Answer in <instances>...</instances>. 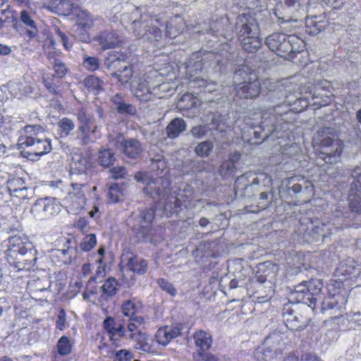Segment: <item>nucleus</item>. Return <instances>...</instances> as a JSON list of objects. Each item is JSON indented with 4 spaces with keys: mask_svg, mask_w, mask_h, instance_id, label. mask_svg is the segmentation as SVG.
<instances>
[{
    "mask_svg": "<svg viewBox=\"0 0 361 361\" xmlns=\"http://www.w3.org/2000/svg\"><path fill=\"white\" fill-rule=\"evenodd\" d=\"M260 83L255 74H250L247 79L235 87V94L240 99H252L258 96Z\"/></svg>",
    "mask_w": 361,
    "mask_h": 361,
    "instance_id": "18",
    "label": "nucleus"
},
{
    "mask_svg": "<svg viewBox=\"0 0 361 361\" xmlns=\"http://www.w3.org/2000/svg\"><path fill=\"white\" fill-rule=\"evenodd\" d=\"M288 114H278L276 107L263 112L259 128L264 133V137L273 135L279 139L289 137L292 124L286 122Z\"/></svg>",
    "mask_w": 361,
    "mask_h": 361,
    "instance_id": "7",
    "label": "nucleus"
},
{
    "mask_svg": "<svg viewBox=\"0 0 361 361\" xmlns=\"http://www.w3.org/2000/svg\"><path fill=\"white\" fill-rule=\"evenodd\" d=\"M80 126L93 125L94 122L89 114L84 108H81L76 114Z\"/></svg>",
    "mask_w": 361,
    "mask_h": 361,
    "instance_id": "58",
    "label": "nucleus"
},
{
    "mask_svg": "<svg viewBox=\"0 0 361 361\" xmlns=\"http://www.w3.org/2000/svg\"><path fill=\"white\" fill-rule=\"evenodd\" d=\"M203 65L200 61L195 62L194 65L188 63L186 66V74L190 80V87H202L204 92H212L215 90L216 83L201 78L199 73L202 71Z\"/></svg>",
    "mask_w": 361,
    "mask_h": 361,
    "instance_id": "12",
    "label": "nucleus"
},
{
    "mask_svg": "<svg viewBox=\"0 0 361 361\" xmlns=\"http://www.w3.org/2000/svg\"><path fill=\"white\" fill-rule=\"evenodd\" d=\"M102 288L104 294L107 296H113L118 290V283L116 279L110 277L105 281Z\"/></svg>",
    "mask_w": 361,
    "mask_h": 361,
    "instance_id": "48",
    "label": "nucleus"
},
{
    "mask_svg": "<svg viewBox=\"0 0 361 361\" xmlns=\"http://www.w3.org/2000/svg\"><path fill=\"white\" fill-rule=\"evenodd\" d=\"M64 240L63 247L61 249H52L50 254L51 260L59 266L74 264L77 258V247L71 245L69 240Z\"/></svg>",
    "mask_w": 361,
    "mask_h": 361,
    "instance_id": "14",
    "label": "nucleus"
},
{
    "mask_svg": "<svg viewBox=\"0 0 361 361\" xmlns=\"http://www.w3.org/2000/svg\"><path fill=\"white\" fill-rule=\"evenodd\" d=\"M36 252L30 243L24 241L19 236H13L9 239L6 258L8 262L18 270L30 269L35 265Z\"/></svg>",
    "mask_w": 361,
    "mask_h": 361,
    "instance_id": "4",
    "label": "nucleus"
},
{
    "mask_svg": "<svg viewBox=\"0 0 361 361\" xmlns=\"http://www.w3.org/2000/svg\"><path fill=\"white\" fill-rule=\"evenodd\" d=\"M84 85L90 90L94 92L96 94L102 90L103 81L95 75H90L83 81Z\"/></svg>",
    "mask_w": 361,
    "mask_h": 361,
    "instance_id": "46",
    "label": "nucleus"
},
{
    "mask_svg": "<svg viewBox=\"0 0 361 361\" xmlns=\"http://www.w3.org/2000/svg\"><path fill=\"white\" fill-rule=\"evenodd\" d=\"M283 348V336L279 332H275L266 338L262 347L255 350V356L258 361L271 360L274 355L281 353Z\"/></svg>",
    "mask_w": 361,
    "mask_h": 361,
    "instance_id": "10",
    "label": "nucleus"
},
{
    "mask_svg": "<svg viewBox=\"0 0 361 361\" xmlns=\"http://www.w3.org/2000/svg\"><path fill=\"white\" fill-rule=\"evenodd\" d=\"M159 23L161 25H158V27H160L161 30V27H164L166 29V33H165L164 35H163L162 41L166 37H169L171 39L175 38L180 33V30L179 29L173 28L172 27V25H171V23H170V25H168L165 22L164 23V22H161V20H159Z\"/></svg>",
    "mask_w": 361,
    "mask_h": 361,
    "instance_id": "60",
    "label": "nucleus"
},
{
    "mask_svg": "<svg viewBox=\"0 0 361 361\" xmlns=\"http://www.w3.org/2000/svg\"><path fill=\"white\" fill-rule=\"evenodd\" d=\"M351 176L354 180L350 185L349 206L353 212L361 214V168L355 167Z\"/></svg>",
    "mask_w": 361,
    "mask_h": 361,
    "instance_id": "15",
    "label": "nucleus"
},
{
    "mask_svg": "<svg viewBox=\"0 0 361 361\" xmlns=\"http://www.w3.org/2000/svg\"><path fill=\"white\" fill-rule=\"evenodd\" d=\"M332 7L334 9H340L344 8L345 11L349 14H353L356 11L355 4L352 1H346L345 0H334Z\"/></svg>",
    "mask_w": 361,
    "mask_h": 361,
    "instance_id": "53",
    "label": "nucleus"
},
{
    "mask_svg": "<svg viewBox=\"0 0 361 361\" xmlns=\"http://www.w3.org/2000/svg\"><path fill=\"white\" fill-rule=\"evenodd\" d=\"M99 65L100 63L98 58L86 54L83 56L82 66L86 70L94 72L99 68Z\"/></svg>",
    "mask_w": 361,
    "mask_h": 361,
    "instance_id": "52",
    "label": "nucleus"
},
{
    "mask_svg": "<svg viewBox=\"0 0 361 361\" xmlns=\"http://www.w3.org/2000/svg\"><path fill=\"white\" fill-rule=\"evenodd\" d=\"M287 187L289 192H293L296 194L303 189L308 190L312 187V184L304 177L293 176L288 180Z\"/></svg>",
    "mask_w": 361,
    "mask_h": 361,
    "instance_id": "32",
    "label": "nucleus"
},
{
    "mask_svg": "<svg viewBox=\"0 0 361 361\" xmlns=\"http://www.w3.org/2000/svg\"><path fill=\"white\" fill-rule=\"evenodd\" d=\"M126 261L124 267L133 273L138 274H145L148 268L147 262L137 256L131 255L130 257L123 256L122 259V263Z\"/></svg>",
    "mask_w": 361,
    "mask_h": 361,
    "instance_id": "27",
    "label": "nucleus"
},
{
    "mask_svg": "<svg viewBox=\"0 0 361 361\" xmlns=\"http://www.w3.org/2000/svg\"><path fill=\"white\" fill-rule=\"evenodd\" d=\"M130 90L135 97L144 102L166 97L173 91L171 84L165 82L164 77L156 70L135 77L130 82Z\"/></svg>",
    "mask_w": 361,
    "mask_h": 361,
    "instance_id": "2",
    "label": "nucleus"
},
{
    "mask_svg": "<svg viewBox=\"0 0 361 361\" xmlns=\"http://www.w3.org/2000/svg\"><path fill=\"white\" fill-rule=\"evenodd\" d=\"M204 161L187 160L183 164L182 172L183 174L200 172L204 169Z\"/></svg>",
    "mask_w": 361,
    "mask_h": 361,
    "instance_id": "43",
    "label": "nucleus"
},
{
    "mask_svg": "<svg viewBox=\"0 0 361 361\" xmlns=\"http://www.w3.org/2000/svg\"><path fill=\"white\" fill-rule=\"evenodd\" d=\"M313 145L321 148L319 157L326 163L335 164L340 160L343 142L338 139L334 128L324 127L319 129L314 136Z\"/></svg>",
    "mask_w": 361,
    "mask_h": 361,
    "instance_id": "5",
    "label": "nucleus"
},
{
    "mask_svg": "<svg viewBox=\"0 0 361 361\" xmlns=\"http://www.w3.org/2000/svg\"><path fill=\"white\" fill-rule=\"evenodd\" d=\"M117 147L123 154L130 159H137L142 153L144 148L137 139H123L120 142H116Z\"/></svg>",
    "mask_w": 361,
    "mask_h": 361,
    "instance_id": "20",
    "label": "nucleus"
},
{
    "mask_svg": "<svg viewBox=\"0 0 361 361\" xmlns=\"http://www.w3.org/2000/svg\"><path fill=\"white\" fill-rule=\"evenodd\" d=\"M337 274L346 278H355L360 274V267L353 258L348 257L341 263Z\"/></svg>",
    "mask_w": 361,
    "mask_h": 361,
    "instance_id": "29",
    "label": "nucleus"
},
{
    "mask_svg": "<svg viewBox=\"0 0 361 361\" xmlns=\"http://www.w3.org/2000/svg\"><path fill=\"white\" fill-rule=\"evenodd\" d=\"M274 293L273 284L270 281H267L263 276H260L257 279V298L259 302H264L270 300Z\"/></svg>",
    "mask_w": 361,
    "mask_h": 361,
    "instance_id": "26",
    "label": "nucleus"
},
{
    "mask_svg": "<svg viewBox=\"0 0 361 361\" xmlns=\"http://www.w3.org/2000/svg\"><path fill=\"white\" fill-rule=\"evenodd\" d=\"M286 326L292 331H300L308 324V319L301 314H288L285 318Z\"/></svg>",
    "mask_w": 361,
    "mask_h": 361,
    "instance_id": "34",
    "label": "nucleus"
},
{
    "mask_svg": "<svg viewBox=\"0 0 361 361\" xmlns=\"http://www.w3.org/2000/svg\"><path fill=\"white\" fill-rule=\"evenodd\" d=\"M186 128L185 121L180 118L173 119L166 128L167 136L169 138L177 137L180 133L183 132Z\"/></svg>",
    "mask_w": 361,
    "mask_h": 361,
    "instance_id": "40",
    "label": "nucleus"
},
{
    "mask_svg": "<svg viewBox=\"0 0 361 361\" xmlns=\"http://www.w3.org/2000/svg\"><path fill=\"white\" fill-rule=\"evenodd\" d=\"M214 147L213 142L209 140L199 143L195 148V152L201 157H208Z\"/></svg>",
    "mask_w": 361,
    "mask_h": 361,
    "instance_id": "50",
    "label": "nucleus"
},
{
    "mask_svg": "<svg viewBox=\"0 0 361 361\" xmlns=\"http://www.w3.org/2000/svg\"><path fill=\"white\" fill-rule=\"evenodd\" d=\"M235 28L245 51L252 53L261 47L262 43L258 37V24L251 15L245 13L240 14L237 17Z\"/></svg>",
    "mask_w": 361,
    "mask_h": 361,
    "instance_id": "6",
    "label": "nucleus"
},
{
    "mask_svg": "<svg viewBox=\"0 0 361 361\" xmlns=\"http://www.w3.org/2000/svg\"><path fill=\"white\" fill-rule=\"evenodd\" d=\"M134 343V347L143 353H150L153 351L152 340L145 333L140 329H137L134 324L128 326V339Z\"/></svg>",
    "mask_w": 361,
    "mask_h": 361,
    "instance_id": "17",
    "label": "nucleus"
},
{
    "mask_svg": "<svg viewBox=\"0 0 361 361\" xmlns=\"http://www.w3.org/2000/svg\"><path fill=\"white\" fill-rule=\"evenodd\" d=\"M97 243V239L94 234H89L85 236L80 243V248L84 252L91 250Z\"/></svg>",
    "mask_w": 361,
    "mask_h": 361,
    "instance_id": "54",
    "label": "nucleus"
},
{
    "mask_svg": "<svg viewBox=\"0 0 361 361\" xmlns=\"http://www.w3.org/2000/svg\"><path fill=\"white\" fill-rule=\"evenodd\" d=\"M133 359L132 353L126 350H121L115 355L114 361H131Z\"/></svg>",
    "mask_w": 361,
    "mask_h": 361,
    "instance_id": "64",
    "label": "nucleus"
},
{
    "mask_svg": "<svg viewBox=\"0 0 361 361\" xmlns=\"http://www.w3.org/2000/svg\"><path fill=\"white\" fill-rule=\"evenodd\" d=\"M91 166L92 163L88 157L80 156L75 157L71 166L72 176L78 173L80 175L84 174L86 177V173Z\"/></svg>",
    "mask_w": 361,
    "mask_h": 361,
    "instance_id": "33",
    "label": "nucleus"
},
{
    "mask_svg": "<svg viewBox=\"0 0 361 361\" xmlns=\"http://www.w3.org/2000/svg\"><path fill=\"white\" fill-rule=\"evenodd\" d=\"M329 228L324 224H320L314 225L312 222H310L307 228L305 229L302 225V228L300 231H304L303 238L308 243L318 242L320 240L322 241L327 236L326 231Z\"/></svg>",
    "mask_w": 361,
    "mask_h": 361,
    "instance_id": "21",
    "label": "nucleus"
},
{
    "mask_svg": "<svg viewBox=\"0 0 361 361\" xmlns=\"http://www.w3.org/2000/svg\"><path fill=\"white\" fill-rule=\"evenodd\" d=\"M59 126L61 133L64 135H68L75 128V123L72 120L68 118H63L59 122Z\"/></svg>",
    "mask_w": 361,
    "mask_h": 361,
    "instance_id": "56",
    "label": "nucleus"
},
{
    "mask_svg": "<svg viewBox=\"0 0 361 361\" xmlns=\"http://www.w3.org/2000/svg\"><path fill=\"white\" fill-rule=\"evenodd\" d=\"M207 350L198 351L194 353L193 357L196 361H218L217 358Z\"/></svg>",
    "mask_w": 361,
    "mask_h": 361,
    "instance_id": "62",
    "label": "nucleus"
},
{
    "mask_svg": "<svg viewBox=\"0 0 361 361\" xmlns=\"http://www.w3.org/2000/svg\"><path fill=\"white\" fill-rule=\"evenodd\" d=\"M321 16H312L306 19V32L310 35H316L322 31L323 25H322Z\"/></svg>",
    "mask_w": 361,
    "mask_h": 361,
    "instance_id": "41",
    "label": "nucleus"
},
{
    "mask_svg": "<svg viewBox=\"0 0 361 361\" xmlns=\"http://www.w3.org/2000/svg\"><path fill=\"white\" fill-rule=\"evenodd\" d=\"M274 13L279 22L288 24L290 21L297 20V13L301 8L302 0H275Z\"/></svg>",
    "mask_w": 361,
    "mask_h": 361,
    "instance_id": "11",
    "label": "nucleus"
},
{
    "mask_svg": "<svg viewBox=\"0 0 361 361\" xmlns=\"http://www.w3.org/2000/svg\"><path fill=\"white\" fill-rule=\"evenodd\" d=\"M7 188L11 196L24 199L27 196V187L23 178L13 177L7 180Z\"/></svg>",
    "mask_w": 361,
    "mask_h": 361,
    "instance_id": "25",
    "label": "nucleus"
},
{
    "mask_svg": "<svg viewBox=\"0 0 361 361\" xmlns=\"http://www.w3.org/2000/svg\"><path fill=\"white\" fill-rule=\"evenodd\" d=\"M96 40L103 50L112 49L119 43L118 36L115 32H104Z\"/></svg>",
    "mask_w": 361,
    "mask_h": 361,
    "instance_id": "36",
    "label": "nucleus"
},
{
    "mask_svg": "<svg viewBox=\"0 0 361 361\" xmlns=\"http://www.w3.org/2000/svg\"><path fill=\"white\" fill-rule=\"evenodd\" d=\"M99 126L96 124L87 126H79L78 128V137L79 144L86 145L96 140L95 134L97 133Z\"/></svg>",
    "mask_w": 361,
    "mask_h": 361,
    "instance_id": "28",
    "label": "nucleus"
},
{
    "mask_svg": "<svg viewBox=\"0 0 361 361\" xmlns=\"http://www.w3.org/2000/svg\"><path fill=\"white\" fill-rule=\"evenodd\" d=\"M181 331L182 328L179 326H164L157 330L155 338L159 345L166 346L171 340L178 337Z\"/></svg>",
    "mask_w": 361,
    "mask_h": 361,
    "instance_id": "23",
    "label": "nucleus"
},
{
    "mask_svg": "<svg viewBox=\"0 0 361 361\" xmlns=\"http://www.w3.org/2000/svg\"><path fill=\"white\" fill-rule=\"evenodd\" d=\"M195 345L197 348V352L207 350L212 345V335L203 330L197 331L194 334Z\"/></svg>",
    "mask_w": 361,
    "mask_h": 361,
    "instance_id": "37",
    "label": "nucleus"
},
{
    "mask_svg": "<svg viewBox=\"0 0 361 361\" xmlns=\"http://www.w3.org/2000/svg\"><path fill=\"white\" fill-rule=\"evenodd\" d=\"M99 161L102 166L108 167L116 161L114 152L110 149H102L99 152Z\"/></svg>",
    "mask_w": 361,
    "mask_h": 361,
    "instance_id": "45",
    "label": "nucleus"
},
{
    "mask_svg": "<svg viewBox=\"0 0 361 361\" xmlns=\"http://www.w3.org/2000/svg\"><path fill=\"white\" fill-rule=\"evenodd\" d=\"M57 352L61 355H67L71 352L72 346L67 336H61L57 342Z\"/></svg>",
    "mask_w": 361,
    "mask_h": 361,
    "instance_id": "51",
    "label": "nucleus"
},
{
    "mask_svg": "<svg viewBox=\"0 0 361 361\" xmlns=\"http://www.w3.org/2000/svg\"><path fill=\"white\" fill-rule=\"evenodd\" d=\"M130 20L132 21L130 30L135 37L154 43L157 47L164 45L162 44V30L158 27V25H161L157 16H150L136 8L132 12L130 18L127 13L122 15L123 23H127Z\"/></svg>",
    "mask_w": 361,
    "mask_h": 361,
    "instance_id": "3",
    "label": "nucleus"
},
{
    "mask_svg": "<svg viewBox=\"0 0 361 361\" xmlns=\"http://www.w3.org/2000/svg\"><path fill=\"white\" fill-rule=\"evenodd\" d=\"M150 168L157 173L162 172L167 166L166 160L163 155L157 154L150 158Z\"/></svg>",
    "mask_w": 361,
    "mask_h": 361,
    "instance_id": "47",
    "label": "nucleus"
},
{
    "mask_svg": "<svg viewBox=\"0 0 361 361\" xmlns=\"http://www.w3.org/2000/svg\"><path fill=\"white\" fill-rule=\"evenodd\" d=\"M143 306L142 302L137 299L126 300L121 305V311L124 316L129 319L138 313Z\"/></svg>",
    "mask_w": 361,
    "mask_h": 361,
    "instance_id": "38",
    "label": "nucleus"
},
{
    "mask_svg": "<svg viewBox=\"0 0 361 361\" xmlns=\"http://www.w3.org/2000/svg\"><path fill=\"white\" fill-rule=\"evenodd\" d=\"M155 209L152 207L148 209H143L140 212L138 218L136 219V224L137 232L141 233L143 236L149 234L151 231L152 221L154 218Z\"/></svg>",
    "mask_w": 361,
    "mask_h": 361,
    "instance_id": "22",
    "label": "nucleus"
},
{
    "mask_svg": "<svg viewBox=\"0 0 361 361\" xmlns=\"http://www.w3.org/2000/svg\"><path fill=\"white\" fill-rule=\"evenodd\" d=\"M323 287L320 280H312L295 286L290 293V300L297 303H303L308 307H314Z\"/></svg>",
    "mask_w": 361,
    "mask_h": 361,
    "instance_id": "9",
    "label": "nucleus"
},
{
    "mask_svg": "<svg viewBox=\"0 0 361 361\" xmlns=\"http://www.w3.org/2000/svg\"><path fill=\"white\" fill-rule=\"evenodd\" d=\"M20 135L18 140V149L21 150L35 141L37 139L44 135V131L39 125H27L19 131Z\"/></svg>",
    "mask_w": 361,
    "mask_h": 361,
    "instance_id": "19",
    "label": "nucleus"
},
{
    "mask_svg": "<svg viewBox=\"0 0 361 361\" xmlns=\"http://www.w3.org/2000/svg\"><path fill=\"white\" fill-rule=\"evenodd\" d=\"M230 46L227 44H223L221 52L215 56L216 63L219 66H222L228 61H232L234 57V53L228 51Z\"/></svg>",
    "mask_w": 361,
    "mask_h": 361,
    "instance_id": "49",
    "label": "nucleus"
},
{
    "mask_svg": "<svg viewBox=\"0 0 361 361\" xmlns=\"http://www.w3.org/2000/svg\"><path fill=\"white\" fill-rule=\"evenodd\" d=\"M134 177L137 182L146 185L143 192L147 195L153 199L166 198L164 210L167 213L178 212V209L183 206L186 207V202L192 195V188L190 186H186L182 190H180L178 192L174 191L169 194L170 181L169 178L163 176L154 178L148 172L139 171L135 174Z\"/></svg>",
    "mask_w": 361,
    "mask_h": 361,
    "instance_id": "1",
    "label": "nucleus"
},
{
    "mask_svg": "<svg viewBox=\"0 0 361 361\" xmlns=\"http://www.w3.org/2000/svg\"><path fill=\"white\" fill-rule=\"evenodd\" d=\"M51 287V282L47 275L41 277L32 276L27 282V288L32 293L47 290Z\"/></svg>",
    "mask_w": 361,
    "mask_h": 361,
    "instance_id": "31",
    "label": "nucleus"
},
{
    "mask_svg": "<svg viewBox=\"0 0 361 361\" xmlns=\"http://www.w3.org/2000/svg\"><path fill=\"white\" fill-rule=\"evenodd\" d=\"M56 327L60 331H63L67 327L66 314L63 309H61L58 314Z\"/></svg>",
    "mask_w": 361,
    "mask_h": 361,
    "instance_id": "63",
    "label": "nucleus"
},
{
    "mask_svg": "<svg viewBox=\"0 0 361 361\" xmlns=\"http://www.w3.org/2000/svg\"><path fill=\"white\" fill-rule=\"evenodd\" d=\"M59 206L54 198L45 197L37 200L31 208V212L37 219L49 218L57 213Z\"/></svg>",
    "mask_w": 361,
    "mask_h": 361,
    "instance_id": "16",
    "label": "nucleus"
},
{
    "mask_svg": "<svg viewBox=\"0 0 361 361\" xmlns=\"http://www.w3.org/2000/svg\"><path fill=\"white\" fill-rule=\"evenodd\" d=\"M209 131V127L207 125H197L192 127L189 134L195 139H202Z\"/></svg>",
    "mask_w": 361,
    "mask_h": 361,
    "instance_id": "55",
    "label": "nucleus"
},
{
    "mask_svg": "<svg viewBox=\"0 0 361 361\" xmlns=\"http://www.w3.org/2000/svg\"><path fill=\"white\" fill-rule=\"evenodd\" d=\"M90 28L85 27H78V26H73V33L74 37L78 39V40L86 42L90 40V37L87 33V30Z\"/></svg>",
    "mask_w": 361,
    "mask_h": 361,
    "instance_id": "59",
    "label": "nucleus"
},
{
    "mask_svg": "<svg viewBox=\"0 0 361 361\" xmlns=\"http://www.w3.org/2000/svg\"><path fill=\"white\" fill-rule=\"evenodd\" d=\"M121 57H123L122 55L118 52H109L108 56L104 59V64L107 69H117L124 61Z\"/></svg>",
    "mask_w": 361,
    "mask_h": 361,
    "instance_id": "44",
    "label": "nucleus"
},
{
    "mask_svg": "<svg viewBox=\"0 0 361 361\" xmlns=\"http://www.w3.org/2000/svg\"><path fill=\"white\" fill-rule=\"evenodd\" d=\"M235 169V166L232 161H225L220 166L219 173L223 177L229 176L233 174Z\"/></svg>",
    "mask_w": 361,
    "mask_h": 361,
    "instance_id": "57",
    "label": "nucleus"
},
{
    "mask_svg": "<svg viewBox=\"0 0 361 361\" xmlns=\"http://www.w3.org/2000/svg\"><path fill=\"white\" fill-rule=\"evenodd\" d=\"M133 66L128 63L123 61L117 70L113 72L111 75L115 78L118 81L123 85L128 82L133 75Z\"/></svg>",
    "mask_w": 361,
    "mask_h": 361,
    "instance_id": "35",
    "label": "nucleus"
},
{
    "mask_svg": "<svg viewBox=\"0 0 361 361\" xmlns=\"http://www.w3.org/2000/svg\"><path fill=\"white\" fill-rule=\"evenodd\" d=\"M72 191L68 193V199L71 200L72 205L75 212L83 208L85 204L84 191L87 187L85 183H72Z\"/></svg>",
    "mask_w": 361,
    "mask_h": 361,
    "instance_id": "24",
    "label": "nucleus"
},
{
    "mask_svg": "<svg viewBox=\"0 0 361 361\" xmlns=\"http://www.w3.org/2000/svg\"><path fill=\"white\" fill-rule=\"evenodd\" d=\"M76 16L75 26L78 27L90 28L93 25V19L90 13L80 8H74L71 11Z\"/></svg>",
    "mask_w": 361,
    "mask_h": 361,
    "instance_id": "39",
    "label": "nucleus"
},
{
    "mask_svg": "<svg viewBox=\"0 0 361 361\" xmlns=\"http://www.w3.org/2000/svg\"><path fill=\"white\" fill-rule=\"evenodd\" d=\"M159 286L164 291L168 293L171 296H174L176 294V289L174 288L172 283L168 281L160 279L157 281Z\"/></svg>",
    "mask_w": 361,
    "mask_h": 361,
    "instance_id": "61",
    "label": "nucleus"
},
{
    "mask_svg": "<svg viewBox=\"0 0 361 361\" xmlns=\"http://www.w3.org/2000/svg\"><path fill=\"white\" fill-rule=\"evenodd\" d=\"M20 150L23 157L34 160L49 153L52 149L51 140L44 135Z\"/></svg>",
    "mask_w": 361,
    "mask_h": 361,
    "instance_id": "13",
    "label": "nucleus"
},
{
    "mask_svg": "<svg viewBox=\"0 0 361 361\" xmlns=\"http://www.w3.org/2000/svg\"><path fill=\"white\" fill-rule=\"evenodd\" d=\"M44 6L57 14H68L73 10V4L68 0H49Z\"/></svg>",
    "mask_w": 361,
    "mask_h": 361,
    "instance_id": "30",
    "label": "nucleus"
},
{
    "mask_svg": "<svg viewBox=\"0 0 361 361\" xmlns=\"http://www.w3.org/2000/svg\"><path fill=\"white\" fill-rule=\"evenodd\" d=\"M266 45L278 56L292 59L303 47V41L294 35L275 32L266 38Z\"/></svg>",
    "mask_w": 361,
    "mask_h": 361,
    "instance_id": "8",
    "label": "nucleus"
},
{
    "mask_svg": "<svg viewBox=\"0 0 361 361\" xmlns=\"http://www.w3.org/2000/svg\"><path fill=\"white\" fill-rule=\"evenodd\" d=\"M109 338L116 344L121 338L128 339V326L125 328L122 324H117L112 330L108 332Z\"/></svg>",
    "mask_w": 361,
    "mask_h": 361,
    "instance_id": "42",
    "label": "nucleus"
}]
</instances>
